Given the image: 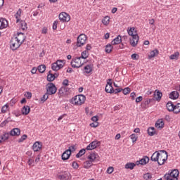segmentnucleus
Segmentation results:
<instances>
[{"label":"nucleus","mask_w":180,"mask_h":180,"mask_svg":"<svg viewBox=\"0 0 180 180\" xmlns=\"http://www.w3.org/2000/svg\"><path fill=\"white\" fill-rule=\"evenodd\" d=\"M42 147L43 144L41 142L36 141L32 146V150H34V152L40 151Z\"/></svg>","instance_id":"nucleus-12"},{"label":"nucleus","mask_w":180,"mask_h":180,"mask_svg":"<svg viewBox=\"0 0 180 180\" xmlns=\"http://www.w3.org/2000/svg\"><path fill=\"white\" fill-rule=\"evenodd\" d=\"M130 88L129 87H126L124 89H122V93L124 94V95H127L129 94H130Z\"/></svg>","instance_id":"nucleus-48"},{"label":"nucleus","mask_w":180,"mask_h":180,"mask_svg":"<svg viewBox=\"0 0 180 180\" xmlns=\"http://www.w3.org/2000/svg\"><path fill=\"white\" fill-rule=\"evenodd\" d=\"M9 122H12V120L11 119V117H8L6 120L2 122L0 124V126L1 127H4V126H6V124H8V123H9Z\"/></svg>","instance_id":"nucleus-40"},{"label":"nucleus","mask_w":180,"mask_h":180,"mask_svg":"<svg viewBox=\"0 0 180 180\" xmlns=\"http://www.w3.org/2000/svg\"><path fill=\"white\" fill-rule=\"evenodd\" d=\"M30 113V107L29 105H25L22 109V115H29Z\"/></svg>","instance_id":"nucleus-26"},{"label":"nucleus","mask_w":180,"mask_h":180,"mask_svg":"<svg viewBox=\"0 0 180 180\" xmlns=\"http://www.w3.org/2000/svg\"><path fill=\"white\" fill-rule=\"evenodd\" d=\"M129 43L132 47H136L139 43V35H135L129 38Z\"/></svg>","instance_id":"nucleus-11"},{"label":"nucleus","mask_w":180,"mask_h":180,"mask_svg":"<svg viewBox=\"0 0 180 180\" xmlns=\"http://www.w3.org/2000/svg\"><path fill=\"white\" fill-rule=\"evenodd\" d=\"M86 41V35L85 34H82L77 37V47H82L84 44H85Z\"/></svg>","instance_id":"nucleus-7"},{"label":"nucleus","mask_w":180,"mask_h":180,"mask_svg":"<svg viewBox=\"0 0 180 180\" xmlns=\"http://www.w3.org/2000/svg\"><path fill=\"white\" fill-rule=\"evenodd\" d=\"M166 108L169 112H174L175 110V105H174L172 101H169L166 104Z\"/></svg>","instance_id":"nucleus-14"},{"label":"nucleus","mask_w":180,"mask_h":180,"mask_svg":"<svg viewBox=\"0 0 180 180\" xmlns=\"http://www.w3.org/2000/svg\"><path fill=\"white\" fill-rule=\"evenodd\" d=\"M112 50H113V46L112 44H108L105 46V53H108L109 54L110 53H112Z\"/></svg>","instance_id":"nucleus-35"},{"label":"nucleus","mask_w":180,"mask_h":180,"mask_svg":"<svg viewBox=\"0 0 180 180\" xmlns=\"http://www.w3.org/2000/svg\"><path fill=\"white\" fill-rule=\"evenodd\" d=\"M143 101V96H140L138 98H136V103H139V102H141Z\"/></svg>","instance_id":"nucleus-60"},{"label":"nucleus","mask_w":180,"mask_h":180,"mask_svg":"<svg viewBox=\"0 0 180 180\" xmlns=\"http://www.w3.org/2000/svg\"><path fill=\"white\" fill-rule=\"evenodd\" d=\"M99 144H101V142L98 141H94L86 146V150H95V148H96V147H98Z\"/></svg>","instance_id":"nucleus-9"},{"label":"nucleus","mask_w":180,"mask_h":180,"mask_svg":"<svg viewBox=\"0 0 180 180\" xmlns=\"http://www.w3.org/2000/svg\"><path fill=\"white\" fill-rule=\"evenodd\" d=\"M150 162V158L148 156H144L142 159L139 160V162H141V165H146V164H148Z\"/></svg>","instance_id":"nucleus-24"},{"label":"nucleus","mask_w":180,"mask_h":180,"mask_svg":"<svg viewBox=\"0 0 180 180\" xmlns=\"http://www.w3.org/2000/svg\"><path fill=\"white\" fill-rule=\"evenodd\" d=\"M47 32H48L47 27H44L42 29L41 33H42V34H47Z\"/></svg>","instance_id":"nucleus-63"},{"label":"nucleus","mask_w":180,"mask_h":180,"mask_svg":"<svg viewBox=\"0 0 180 180\" xmlns=\"http://www.w3.org/2000/svg\"><path fill=\"white\" fill-rule=\"evenodd\" d=\"M10 136H20V129L14 128L10 131Z\"/></svg>","instance_id":"nucleus-19"},{"label":"nucleus","mask_w":180,"mask_h":180,"mask_svg":"<svg viewBox=\"0 0 180 180\" xmlns=\"http://www.w3.org/2000/svg\"><path fill=\"white\" fill-rule=\"evenodd\" d=\"M80 58L83 60H86V58H88V51H84L82 53V55L80 56Z\"/></svg>","instance_id":"nucleus-43"},{"label":"nucleus","mask_w":180,"mask_h":180,"mask_svg":"<svg viewBox=\"0 0 180 180\" xmlns=\"http://www.w3.org/2000/svg\"><path fill=\"white\" fill-rule=\"evenodd\" d=\"M154 98H155L156 101H161V98H162V93L159 90H155L154 93Z\"/></svg>","instance_id":"nucleus-21"},{"label":"nucleus","mask_w":180,"mask_h":180,"mask_svg":"<svg viewBox=\"0 0 180 180\" xmlns=\"http://www.w3.org/2000/svg\"><path fill=\"white\" fill-rule=\"evenodd\" d=\"M49 94L46 93L41 98V102H46L47 101V98H49Z\"/></svg>","instance_id":"nucleus-49"},{"label":"nucleus","mask_w":180,"mask_h":180,"mask_svg":"<svg viewBox=\"0 0 180 180\" xmlns=\"http://www.w3.org/2000/svg\"><path fill=\"white\" fill-rule=\"evenodd\" d=\"M133 32H134V27H132V28H130L129 30H128V34L129 36H131V37H133L134 36H138L137 34H133Z\"/></svg>","instance_id":"nucleus-47"},{"label":"nucleus","mask_w":180,"mask_h":180,"mask_svg":"<svg viewBox=\"0 0 180 180\" xmlns=\"http://www.w3.org/2000/svg\"><path fill=\"white\" fill-rule=\"evenodd\" d=\"M178 176H179V170L174 169L173 170L169 171L166 173L164 176V180H178Z\"/></svg>","instance_id":"nucleus-2"},{"label":"nucleus","mask_w":180,"mask_h":180,"mask_svg":"<svg viewBox=\"0 0 180 180\" xmlns=\"http://www.w3.org/2000/svg\"><path fill=\"white\" fill-rule=\"evenodd\" d=\"M113 167H109L107 169V174H112L113 172Z\"/></svg>","instance_id":"nucleus-59"},{"label":"nucleus","mask_w":180,"mask_h":180,"mask_svg":"<svg viewBox=\"0 0 180 180\" xmlns=\"http://www.w3.org/2000/svg\"><path fill=\"white\" fill-rule=\"evenodd\" d=\"M70 157H71V148H69L62 154V160L63 161H67Z\"/></svg>","instance_id":"nucleus-10"},{"label":"nucleus","mask_w":180,"mask_h":180,"mask_svg":"<svg viewBox=\"0 0 180 180\" xmlns=\"http://www.w3.org/2000/svg\"><path fill=\"white\" fill-rule=\"evenodd\" d=\"M160 157V153L158 152H155L153 153L150 160L151 161H153L154 162H158V158Z\"/></svg>","instance_id":"nucleus-20"},{"label":"nucleus","mask_w":180,"mask_h":180,"mask_svg":"<svg viewBox=\"0 0 180 180\" xmlns=\"http://www.w3.org/2000/svg\"><path fill=\"white\" fill-rule=\"evenodd\" d=\"M98 154L96 153L91 152L89 155L88 156V160L95 161L96 158H98Z\"/></svg>","instance_id":"nucleus-23"},{"label":"nucleus","mask_w":180,"mask_h":180,"mask_svg":"<svg viewBox=\"0 0 180 180\" xmlns=\"http://www.w3.org/2000/svg\"><path fill=\"white\" fill-rule=\"evenodd\" d=\"M155 128L154 127H149L148 129V134L149 136H154L155 134Z\"/></svg>","instance_id":"nucleus-37"},{"label":"nucleus","mask_w":180,"mask_h":180,"mask_svg":"<svg viewBox=\"0 0 180 180\" xmlns=\"http://www.w3.org/2000/svg\"><path fill=\"white\" fill-rule=\"evenodd\" d=\"M123 91V89H113V94H119Z\"/></svg>","instance_id":"nucleus-58"},{"label":"nucleus","mask_w":180,"mask_h":180,"mask_svg":"<svg viewBox=\"0 0 180 180\" xmlns=\"http://www.w3.org/2000/svg\"><path fill=\"white\" fill-rule=\"evenodd\" d=\"M153 178V175L150 173H146L143 174V179L150 180Z\"/></svg>","instance_id":"nucleus-44"},{"label":"nucleus","mask_w":180,"mask_h":180,"mask_svg":"<svg viewBox=\"0 0 180 180\" xmlns=\"http://www.w3.org/2000/svg\"><path fill=\"white\" fill-rule=\"evenodd\" d=\"M131 57L132 60H139V56L137 53L132 54Z\"/></svg>","instance_id":"nucleus-57"},{"label":"nucleus","mask_w":180,"mask_h":180,"mask_svg":"<svg viewBox=\"0 0 180 180\" xmlns=\"http://www.w3.org/2000/svg\"><path fill=\"white\" fill-rule=\"evenodd\" d=\"M170 99H178L179 98V93L177 91H173L169 94Z\"/></svg>","instance_id":"nucleus-18"},{"label":"nucleus","mask_w":180,"mask_h":180,"mask_svg":"<svg viewBox=\"0 0 180 180\" xmlns=\"http://www.w3.org/2000/svg\"><path fill=\"white\" fill-rule=\"evenodd\" d=\"M57 92V86L54 83L49 82L46 84V93L48 95H54Z\"/></svg>","instance_id":"nucleus-5"},{"label":"nucleus","mask_w":180,"mask_h":180,"mask_svg":"<svg viewBox=\"0 0 180 180\" xmlns=\"http://www.w3.org/2000/svg\"><path fill=\"white\" fill-rule=\"evenodd\" d=\"M26 139H27V135L26 134L22 135L21 138L18 139V143H23V141H25Z\"/></svg>","instance_id":"nucleus-50"},{"label":"nucleus","mask_w":180,"mask_h":180,"mask_svg":"<svg viewBox=\"0 0 180 180\" xmlns=\"http://www.w3.org/2000/svg\"><path fill=\"white\" fill-rule=\"evenodd\" d=\"M63 89L65 91V93L66 94V96H68L71 93V89L67 87V86H63Z\"/></svg>","instance_id":"nucleus-46"},{"label":"nucleus","mask_w":180,"mask_h":180,"mask_svg":"<svg viewBox=\"0 0 180 180\" xmlns=\"http://www.w3.org/2000/svg\"><path fill=\"white\" fill-rule=\"evenodd\" d=\"M58 63H53L51 65V69L53 70V71H58L59 70H61V68H63V67H64V65H57Z\"/></svg>","instance_id":"nucleus-15"},{"label":"nucleus","mask_w":180,"mask_h":180,"mask_svg":"<svg viewBox=\"0 0 180 180\" xmlns=\"http://www.w3.org/2000/svg\"><path fill=\"white\" fill-rule=\"evenodd\" d=\"M158 49H155L152 51H150V54L148 55L149 58H153V57H155L156 56H158Z\"/></svg>","instance_id":"nucleus-31"},{"label":"nucleus","mask_w":180,"mask_h":180,"mask_svg":"<svg viewBox=\"0 0 180 180\" xmlns=\"http://www.w3.org/2000/svg\"><path fill=\"white\" fill-rule=\"evenodd\" d=\"M151 102H154V98L147 99L144 103H142L143 108L147 109V108H148V105H150Z\"/></svg>","instance_id":"nucleus-28"},{"label":"nucleus","mask_w":180,"mask_h":180,"mask_svg":"<svg viewBox=\"0 0 180 180\" xmlns=\"http://www.w3.org/2000/svg\"><path fill=\"white\" fill-rule=\"evenodd\" d=\"M58 95L59 98H61L63 96H67V94L65 93V91L64 90V86H62L59 90Z\"/></svg>","instance_id":"nucleus-29"},{"label":"nucleus","mask_w":180,"mask_h":180,"mask_svg":"<svg viewBox=\"0 0 180 180\" xmlns=\"http://www.w3.org/2000/svg\"><path fill=\"white\" fill-rule=\"evenodd\" d=\"M55 63H58L56 64V65H64V64H65V60H58Z\"/></svg>","instance_id":"nucleus-54"},{"label":"nucleus","mask_w":180,"mask_h":180,"mask_svg":"<svg viewBox=\"0 0 180 180\" xmlns=\"http://www.w3.org/2000/svg\"><path fill=\"white\" fill-rule=\"evenodd\" d=\"M175 115H178L180 113V103H178L176 105H174V110L173 111Z\"/></svg>","instance_id":"nucleus-39"},{"label":"nucleus","mask_w":180,"mask_h":180,"mask_svg":"<svg viewBox=\"0 0 180 180\" xmlns=\"http://www.w3.org/2000/svg\"><path fill=\"white\" fill-rule=\"evenodd\" d=\"M59 20L62 22H70V20H71V17L70 15L67 14V13L62 12L59 14Z\"/></svg>","instance_id":"nucleus-8"},{"label":"nucleus","mask_w":180,"mask_h":180,"mask_svg":"<svg viewBox=\"0 0 180 180\" xmlns=\"http://www.w3.org/2000/svg\"><path fill=\"white\" fill-rule=\"evenodd\" d=\"M37 70H38L39 72H40L41 74L44 73L46 71V65H39L37 68Z\"/></svg>","instance_id":"nucleus-33"},{"label":"nucleus","mask_w":180,"mask_h":180,"mask_svg":"<svg viewBox=\"0 0 180 180\" xmlns=\"http://www.w3.org/2000/svg\"><path fill=\"white\" fill-rule=\"evenodd\" d=\"M25 96L27 99H30L32 98V93L27 91V94H25Z\"/></svg>","instance_id":"nucleus-62"},{"label":"nucleus","mask_w":180,"mask_h":180,"mask_svg":"<svg viewBox=\"0 0 180 180\" xmlns=\"http://www.w3.org/2000/svg\"><path fill=\"white\" fill-rule=\"evenodd\" d=\"M120 43H122V37L120 35H118L115 39L112 41L111 44L115 46L116 44H120Z\"/></svg>","instance_id":"nucleus-22"},{"label":"nucleus","mask_w":180,"mask_h":180,"mask_svg":"<svg viewBox=\"0 0 180 180\" xmlns=\"http://www.w3.org/2000/svg\"><path fill=\"white\" fill-rule=\"evenodd\" d=\"M68 82H70V81H68V79H65L63 81L62 84L63 86H68Z\"/></svg>","instance_id":"nucleus-56"},{"label":"nucleus","mask_w":180,"mask_h":180,"mask_svg":"<svg viewBox=\"0 0 180 180\" xmlns=\"http://www.w3.org/2000/svg\"><path fill=\"white\" fill-rule=\"evenodd\" d=\"M72 167L75 169H78L79 168V165H78V163L77 162H72Z\"/></svg>","instance_id":"nucleus-55"},{"label":"nucleus","mask_w":180,"mask_h":180,"mask_svg":"<svg viewBox=\"0 0 180 180\" xmlns=\"http://www.w3.org/2000/svg\"><path fill=\"white\" fill-rule=\"evenodd\" d=\"M160 155L158 158V165H164L165 161L168 160V153L167 150H160Z\"/></svg>","instance_id":"nucleus-4"},{"label":"nucleus","mask_w":180,"mask_h":180,"mask_svg":"<svg viewBox=\"0 0 180 180\" xmlns=\"http://www.w3.org/2000/svg\"><path fill=\"white\" fill-rule=\"evenodd\" d=\"M20 26L22 30H26V29H27V24L25 21L20 22Z\"/></svg>","instance_id":"nucleus-45"},{"label":"nucleus","mask_w":180,"mask_h":180,"mask_svg":"<svg viewBox=\"0 0 180 180\" xmlns=\"http://www.w3.org/2000/svg\"><path fill=\"white\" fill-rule=\"evenodd\" d=\"M58 22L57 21H54L53 24V30H57V25H58Z\"/></svg>","instance_id":"nucleus-61"},{"label":"nucleus","mask_w":180,"mask_h":180,"mask_svg":"<svg viewBox=\"0 0 180 180\" xmlns=\"http://www.w3.org/2000/svg\"><path fill=\"white\" fill-rule=\"evenodd\" d=\"M130 139L132 140L133 143H136L137 141V136H136V134H133L130 136Z\"/></svg>","instance_id":"nucleus-53"},{"label":"nucleus","mask_w":180,"mask_h":180,"mask_svg":"<svg viewBox=\"0 0 180 180\" xmlns=\"http://www.w3.org/2000/svg\"><path fill=\"white\" fill-rule=\"evenodd\" d=\"M85 99H86L85 96L80 94L73 97L71 100V103L72 105H77L79 106L82 105V103H85Z\"/></svg>","instance_id":"nucleus-3"},{"label":"nucleus","mask_w":180,"mask_h":180,"mask_svg":"<svg viewBox=\"0 0 180 180\" xmlns=\"http://www.w3.org/2000/svg\"><path fill=\"white\" fill-rule=\"evenodd\" d=\"M134 167H136V163L134 162H128L125 165L126 169H134Z\"/></svg>","instance_id":"nucleus-32"},{"label":"nucleus","mask_w":180,"mask_h":180,"mask_svg":"<svg viewBox=\"0 0 180 180\" xmlns=\"http://www.w3.org/2000/svg\"><path fill=\"white\" fill-rule=\"evenodd\" d=\"M56 79V77H54V74L51 73V70L49 71V74L47 75V81L49 82H53Z\"/></svg>","instance_id":"nucleus-27"},{"label":"nucleus","mask_w":180,"mask_h":180,"mask_svg":"<svg viewBox=\"0 0 180 180\" xmlns=\"http://www.w3.org/2000/svg\"><path fill=\"white\" fill-rule=\"evenodd\" d=\"M17 36L18 37H19L20 39H24V41H25V40H26V37H25V34H23L22 32H18Z\"/></svg>","instance_id":"nucleus-51"},{"label":"nucleus","mask_w":180,"mask_h":180,"mask_svg":"<svg viewBox=\"0 0 180 180\" xmlns=\"http://www.w3.org/2000/svg\"><path fill=\"white\" fill-rule=\"evenodd\" d=\"M9 139V133H4L3 135L0 136V143L6 141Z\"/></svg>","instance_id":"nucleus-25"},{"label":"nucleus","mask_w":180,"mask_h":180,"mask_svg":"<svg viewBox=\"0 0 180 180\" xmlns=\"http://www.w3.org/2000/svg\"><path fill=\"white\" fill-rule=\"evenodd\" d=\"M164 120L162 119L158 120L155 123V127L161 130V129L164 128Z\"/></svg>","instance_id":"nucleus-16"},{"label":"nucleus","mask_w":180,"mask_h":180,"mask_svg":"<svg viewBox=\"0 0 180 180\" xmlns=\"http://www.w3.org/2000/svg\"><path fill=\"white\" fill-rule=\"evenodd\" d=\"M25 42V38L20 39V37H13L11 39L10 43H11V49L13 50V51H15V50H18L22 44Z\"/></svg>","instance_id":"nucleus-1"},{"label":"nucleus","mask_w":180,"mask_h":180,"mask_svg":"<svg viewBox=\"0 0 180 180\" xmlns=\"http://www.w3.org/2000/svg\"><path fill=\"white\" fill-rule=\"evenodd\" d=\"M179 58V52L176 51L169 56L170 60H178Z\"/></svg>","instance_id":"nucleus-38"},{"label":"nucleus","mask_w":180,"mask_h":180,"mask_svg":"<svg viewBox=\"0 0 180 180\" xmlns=\"http://www.w3.org/2000/svg\"><path fill=\"white\" fill-rule=\"evenodd\" d=\"M105 92H107V94H113V86L112 84L105 86Z\"/></svg>","instance_id":"nucleus-30"},{"label":"nucleus","mask_w":180,"mask_h":180,"mask_svg":"<svg viewBox=\"0 0 180 180\" xmlns=\"http://www.w3.org/2000/svg\"><path fill=\"white\" fill-rule=\"evenodd\" d=\"M8 108H9V105H8V104L4 105L1 108V112H2V113H6V110H8Z\"/></svg>","instance_id":"nucleus-52"},{"label":"nucleus","mask_w":180,"mask_h":180,"mask_svg":"<svg viewBox=\"0 0 180 180\" xmlns=\"http://www.w3.org/2000/svg\"><path fill=\"white\" fill-rule=\"evenodd\" d=\"M86 150L85 149H82L79 151V153L76 155L77 158H80V157H82V155H84V154H85Z\"/></svg>","instance_id":"nucleus-42"},{"label":"nucleus","mask_w":180,"mask_h":180,"mask_svg":"<svg viewBox=\"0 0 180 180\" xmlns=\"http://www.w3.org/2000/svg\"><path fill=\"white\" fill-rule=\"evenodd\" d=\"M8 27V20L5 18H0V30L6 29Z\"/></svg>","instance_id":"nucleus-13"},{"label":"nucleus","mask_w":180,"mask_h":180,"mask_svg":"<svg viewBox=\"0 0 180 180\" xmlns=\"http://www.w3.org/2000/svg\"><path fill=\"white\" fill-rule=\"evenodd\" d=\"M94 162L91 160H87L84 162V168L86 169H89V168H91V165Z\"/></svg>","instance_id":"nucleus-41"},{"label":"nucleus","mask_w":180,"mask_h":180,"mask_svg":"<svg viewBox=\"0 0 180 180\" xmlns=\"http://www.w3.org/2000/svg\"><path fill=\"white\" fill-rule=\"evenodd\" d=\"M130 96H131L132 101H134V99H136V93H134V92L131 93Z\"/></svg>","instance_id":"nucleus-64"},{"label":"nucleus","mask_w":180,"mask_h":180,"mask_svg":"<svg viewBox=\"0 0 180 180\" xmlns=\"http://www.w3.org/2000/svg\"><path fill=\"white\" fill-rule=\"evenodd\" d=\"M86 74H91L92 72V65H87L84 67Z\"/></svg>","instance_id":"nucleus-34"},{"label":"nucleus","mask_w":180,"mask_h":180,"mask_svg":"<svg viewBox=\"0 0 180 180\" xmlns=\"http://www.w3.org/2000/svg\"><path fill=\"white\" fill-rule=\"evenodd\" d=\"M81 58L77 57L75 58V59H72L71 62V65L73 68H80V67H82L84 65V63L81 61Z\"/></svg>","instance_id":"nucleus-6"},{"label":"nucleus","mask_w":180,"mask_h":180,"mask_svg":"<svg viewBox=\"0 0 180 180\" xmlns=\"http://www.w3.org/2000/svg\"><path fill=\"white\" fill-rule=\"evenodd\" d=\"M109 22H110V18L109 16H105L102 20V23L105 25V26H108L109 25Z\"/></svg>","instance_id":"nucleus-36"},{"label":"nucleus","mask_w":180,"mask_h":180,"mask_svg":"<svg viewBox=\"0 0 180 180\" xmlns=\"http://www.w3.org/2000/svg\"><path fill=\"white\" fill-rule=\"evenodd\" d=\"M70 176H71V174H70V173L68 172H66L59 175L58 179L60 180H68L70 179Z\"/></svg>","instance_id":"nucleus-17"}]
</instances>
